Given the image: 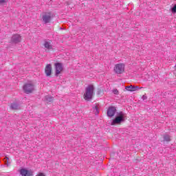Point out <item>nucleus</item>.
Instances as JSON below:
<instances>
[{
  "instance_id": "f03ea898",
  "label": "nucleus",
  "mask_w": 176,
  "mask_h": 176,
  "mask_svg": "<svg viewBox=\"0 0 176 176\" xmlns=\"http://www.w3.org/2000/svg\"><path fill=\"white\" fill-rule=\"evenodd\" d=\"M93 94H94V86L92 85H88L85 89L84 99L86 101H90L93 98Z\"/></svg>"
},
{
  "instance_id": "f3484780",
  "label": "nucleus",
  "mask_w": 176,
  "mask_h": 176,
  "mask_svg": "<svg viewBox=\"0 0 176 176\" xmlns=\"http://www.w3.org/2000/svg\"><path fill=\"white\" fill-rule=\"evenodd\" d=\"M171 12L172 13H175L176 12V4L171 8Z\"/></svg>"
},
{
  "instance_id": "7ed1b4c3",
  "label": "nucleus",
  "mask_w": 176,
  "mask_h": 176,
  "mask_svg": "<svg viewBox=\"0 0 176 176\" xmlns=\"http://www.w3.org/2000/svg\"><path fill=\"white\" fill-rule=\"evenodd\" d=\"M124 68H126V65L124 63H117L114 65L113 71L115 74L120 75L124 72Z\"/></svg>"
},
{
  "instance_id": "f257e3e1",
  "label": "nucleus",
  "mask_w": 176,
  "mask_h": 176,
  "mask_svg": "<svg viewBox=\"0 0 176 176\" xmlns=\"http://www.w3.org/2000/svg\"><path fill=\"white\" fill-rule=\"evenodd\" d=\"M126 120V114L123 111L117 113V116L113 119L111 123V126H116V124H120Z\"/></svg>"
},
{
  "instance_id": "412c9836",
  "label": "nucleus",
  "mask_w": 176,
  "mask_h": 176,
  "mask_svg": "<svg viewBox=\"0 0 176 176\" xmlns=\"http://www.w3.org/2000/svg\"><path fill=\"white\" fill-rule=\"evenodd\" d=\"M142 98V100H145L148 98V97H146V95H143Z\"/></svg>"
},
{
  "instance_id": "ddd939ff",
  "label": "nucleus",
  "mask_w": 176,
  "mask_h": 176,
  "mask_svg": "<svg viewBox=\"0 0 176 176\" xmlns=\"http://www.w3.org/2000/svg\"><path fill=\"white\" fill-rule=\"evenodd\" d=\"M54 98L52 96H45V100L46 101V102H52V101H53Z\"/></svg>"
},
{
  "instance_id": "1a4fd4ad",
  "label": "nucleus",
  "mask_w": 176,
  "mask_h": 176,
  "mask_svg": "<svg viewBox=\"0 0 176 176\" xmlns=\"http://www.w3.org/2000/svg\"><path fill=\"white\" fill-rule=\"evenodd\" d=\"M125 89L126 90H127V91H138V90H140V89H142V87H140L138 86L129 85V86H126Z\"/></svg>"
},
{
  "instance_id": "423d86ee",
  "label": "nucleus",
  "mask_w": 176,
  "mask_h": 176,
  "mask_svg": "<svg viewBox=\"0 0 176 176\" xmlns=\"http://www.w3.org/2000/svg\"><path fill=\"white\" fill-rule=\"evenodd\" d=\"M19 173L22 176H32L34 175V170H28L27 168H22L19 169Z\"/></svg>"
},
{
  "instance_id": "aec40b11",
  "label": "nucleus",
  "mask_w": 176,
  "mask_h": 176,
  "mask_svg": "<svg viewBox=\"0 0 176 176\" xmlns=\"http://www.w3.org/2000/svg\"><path fill=\"white\" fill-rule=\"evenodd\" d=\"M113 94L118 95V94H119V91H118V89H113Z\"/></svg>"
},
{
  "instance_id": "9b49d317",
  "label": "nucleus",
  "mask_w": 176,
  "mask_h": 176,
  "mask_svg": "<svg viewBox=\"0 0 176 176\" xmlns=\"http://www.w3.org/2000/svg\"><path fill=\"white\" fill-rule=\"evenodd\" d=\"M52 19V16L50 14H45L43 16V21L45 24H47V23H50V20Z\"/></svg>"
},
{
  "instance_id": "f8f14e48",
  "label": "nucleus",
  "mask_w": 176,
  "mask_h": 176,
  "mask_svg": "<svg viewBox=\"0 0 176 176\" xmlns=\"http://www.w3.org/2000/svg\"><path fill=\"white\" fill-rule=\"evenodd\" d=\"M44 47H45V49H48V50L52 49V45H50V42L49 41H45Z\"/></svg>"
},
{
  "instance_id": "6ab92c4d",
  "label": "nucleus",
  "mask_w": 176,
  "mask_h": 176,
  "mask_svg": "<svg viewBox=\"0 0 176 176\" xmlns=\"http://www.w3.org/2000/svg\"><path fill=\"white\" fill-rule=\"evenodd\" d=\"M6 2H8V0H0V5L6 3Z\"/></svg>"
},
{
  "instance_id": "dca6fc26",
  "label": "nucleus",
  "mask_w": 176,
  "mask_h": 176,
  "mask_svg": "<svg viewBox=\"0 0 176 176\" xmlns=\"http://www.w3.org/2000/svg\"><path fill=\"white\" fill-rule=\"evenodd\" d=\"M171 140V139H170V135H165L164 136V141H167V142H168V141H170Z\"/></svg>"
},
{
  "instance_id": "39448f33",
  "label": "nucleus",
  "mask_w": 176,
  "mask_h": 176,
  "mask_svg": "<svg viewBox=\"0 0 176 176\" xmlns=\"http://www.w3.org/2000/svg\"><path fill=\"white\" fill-rule=\"evenodd\" d=\"M55 67V76H58L63 71H64V66L63 65V63H56L54 64Z\"/></svg>"
},
{
  "instance_id": "20e7f679",
  "label": "nucleus",
  "mask_w": 176,
  "mask_h": 176,
  "mask_svg": "<svg viewBox=\"0 0 176 176\" xmlns=\"http://www.w3.org/2000/svg\"><path fill=\"white\" fill-rule=\"evenodd\" d=\"M23 89L26 94H30L35 90V85H34V83L29 82L23 85Z\"/></svg>"
},
{
  "instance_id": "6e6552de",
  "label": "nucleus",
  "mask_w": 176,
  "mask_h": 176,
  "mask_svg": "<svg viewBox=\"0 0 176 176\" xmlns=\"http://www.w3.org/2000/svg\"><path fill=\"white\" fill-rule=\"evenodd\" d=\"M116 113V107L111 106L108 108L107 116H109V118H112L115 116Z\"/></svg>"
},
{
  "instance_id": "9d476101",
  "label": "nucleus",
  "mask_w": 176,
  "mask_h": 176,
  "mask_svg": "<svg viewBox=\"0 0 176 176\" xmlns=\"http://www.w3.org/2000/svg\"><path fill=\"white\" fill-rule=\"evenodd\" d=\"M52 64H47L46 65L45 67V74L46 76H51L52 75Z\"/></svg>"
},
{
  "instance_id": "a211bd4d",
  "label": "nucleus",
  "mask_w": 176,
  "mask_h": 176,
  "mask_svg": "<svg viewBox=\"0 0 176 176\" xmlns=\"http://www.w3.org/2000/svg\"><path fill=\"white\" fill-rule=\"evenodd\" d=\"M36 176H46V175L43 173L40 172V173H37L36 175Z\"/></svg>"
},
{
  "instance_id": "2eb2a0df",
  "label": "nucleus",
  "mask_w": 176,
  "mask_h": 176,
  "mask_svg": "<svg viewBox=\"0 0 176 176\" xmlns=\"http://www.w3.org/2000/svg\"><path fill=\"white\" fill-rule=\"evenodd\" d=\"M99 111H98V107L97 106H94V113H95V115H97L98 113H99Z\"/></svg>"
},
{
  "instance_id": "0eeeda50",
  "label": "nucleus",
  "mask_w": 176,
  "mask_h": 176,
  "mask_svg": "<svg viewBox=\"0 0 176 176\" xmlns=\"http://www.w3.org/2000/svg\"><path fill=\"white\" fill-rule=\"evenodd\" d=\"M11 42L15 44L20 43L21 42V36L19 34L12 35Z\"/></svg>"
},
{
  "instance_id": "4468645a",
  "label": "nucleus",
  "mask_w": 176,
  "mask_h": 176,
  "mask_svg": "<svg viewBox=\"0 0 176 176\" xmlns=\"http://www.w3.org/2000/svg\"><path fill=\"white\" fill-rule=\"evenodd\" d=\"M12 109H19V104L17 103H12L11 104Z\"/></svg>"
}]
</instances>
